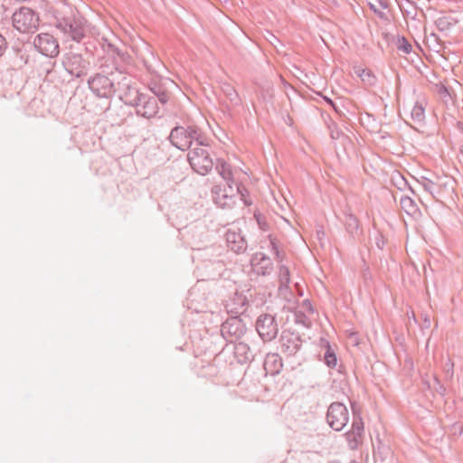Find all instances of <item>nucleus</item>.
Returning a JSON list of instances; mask_svg holds the SVG:
<instances>
[{
	"mask_svg": "<svg viewBox=\"0 0 463 463\" xmlns=\"http://www.w3.org/2000/svg\"><path fill=\"white\" fill-rule=\"evenodd\" d=\"M72 58L74 60H76L77 61H80V56L74 55Z\"/></svg>",
	"mask_w": 463,
	"mask_h": 463,
	"instance_id": "obj_20",
	"label": "nucleus"
},
{
	"mask_svg": "<svg viewBox=\"0 0 463 463\" xmlns=\"http://www.w3.org/2000/svg\"><path fill=\"white\" fill-rule=\"evenodd\" d=\"M251 265L256 273L265 275L271 269L272 263L264 253L257 252L251 260Z\"/></svg>",
	"mask_w": 463,
	"mask_h": 463,
	"instance_id": "obj_11",
	"label": "nucleus"
},
{
	"mask_svg": "<svg viewBox=\"0 0 463 463\" xmlns=\"http://www.w3.org/2000/svg\"><path fill=\"white\" fill-rule=\"evenodd\" d=\"M197 129L189 128H175L170 134V140L172 144L181 150H185L190 147L192 140L198 137Z\"/></svg>",
	"mask_w": 463,
	"mask_h": 463,
	"instance_id": "obj_4",
	"label": "nucleus"
},
{
	"mask_svg": "<svg viewBox=\"0 0 463 463\" xmlns=\"http://www.w3.org/2000/svg\"><path fill=\"white\" fill-rule=\"evenodd\" d=\"M355 73L365 84L373 85L375 82L374 75L368 69L358 67L355 69Z\"/></svg>",
	"mask_w": 463,
	"mask_h": 463,
	"instance_id": "obj_14",
	"label": "nucleus"
},
{
	"mask_svg": "<svg viewBox=\"0 0 463 463\" xmlns=\"http://www.w3.org/2000/svg\"><path fill=\"white\" fill-rule=\"evenodd\" d=\"M213 200L222 208H229L233 205L235 190L230 192L226 184H218L213 189Z\"/></svg>",
	"mask_w": 463,
	"mask_h": 463,
	"instance_id": "obj_6",
	"label": "nucleus"
},
{
	"mask_svg": "<svg viewBox=\"0 0 463 463\" xmlns=\"http://www.w3.org/2000/svg\"><path fill=\"white\" fill-rule=\"evenodd\" d=\"M424 109L421 106L416 105L412 109V115H415L419 119L423 117Z\"/></svg>",
	"mask_w": 463,
	"mask_h": 463,
	"instance_id": "obj_18",
	"label": "nucleus"
},
{
	"mask_svg": "<svg viewBox=\"0 0 463 463\" xmlns=\"http://www.w3.org/2000/svg\"><path fill=\"white\" fill-rule=\"evenodd\" d=\"M397 46L398 49L402 51L404 53H409L411 51V45L403 37L398 40Z\"/></svg>",
	"mask_w": 463,
	"mask_h": 463,
	"instance_id": "obj_16",
	"label": "nucleus"
},
{
	"mask_svg": "<svg viewBox=\"0 0 463 463\" xmlns=\"http://www.w3.org/2000/svg\"><path fill=\"white\" fill-rule=\"evenodd\" d=\"M325 362L329 367H335L337 364V358L335 354L332 351L330 346H327L325 353Z\"/></svg>",
	"mask_w": 463,
	"mask_h": 463,
	"instance_id": "obj_15",
	"label": "nucleus"
},
{
	"mask_svg": "<svg viewBox=\"0 0 463 463\" xmlns=\"http://www.w3.org/2000/svg\"><path fill=\"white\" fill-rule=\"evenodd\" d=\"M7 41L5 37L0 33V57L5 53L7 49Z\"/></svg>",
	"mask_w": 463,
	"mask_h": 463,
	"instance_id": "obj_17",
	"label": "nucleus"
},
{
	"mask_svg": "<svg viewBox=\"0 0 463 463\" xmlns=\"http://www.w3.org/2000/svg\"><path fill=\"white\" fill-rule=\"evenodd\" d=\"M227 246L236 253L243 252L247 248V242L238 232L229 230L226 233Z\"/></svg>",
	"mask_w": 463,
	"mask_h": 463,
	"instance_id": "obj_9",
	"label": "nucleus"
},
{
	"mask_svg": "<svg viewBox=\"0 0 463 463\" xmlns=\"http://www.w3.org/2000/svg\"><path fill=\"white\" fill-rule=\"evenodd\" d=\"M364 421L361 418H355L350 431L346 433V439L351 449H356L363 443Z\"/></svg>",
	"mask_w": 463,
	"mask_h": 463,
	"instance_id": "obj_7",
	"label": "nucleus"
},
{
	"mask_svg": "<svg viewBox=\"0 0 463 463\" xmlns=\"http://www.w3.org/2000/svg\"><path fill=\"white\" fill-rule=\"evenodd\" d=\"M14 28L24 33H33L39 26V15L31 8L21 7L12 17Z\"/></svg>",
	"mask_w": 463,
	"mask_h": 463,
	"instance_id": "obj_1",
	"label": "nucleus"
},
{
	"mask_svg": "<svg viewBox=\"0 0 463 463\" xmlns=\"http://www.w3.org/2000/svg\"><path fill=\"white\" fill-rule=\"evenodd\" d=\"M256 327L260 335L265 340L271 339L276 334L273 319L269 316L260 317L257 321Z\"/></svg>",
	"mask_w": 463,
	"mask_h": 463,
	"instance_id": "obj_8",
	"label": "nucleus"
},
{
	"mask_svg": "<svg viewBox=\"0 0 463 463\" xmlns=\"http://www.w3.org/2000/svg\"><path fill=\"white\" fill-rule=\"evenodd\" d=\"M62 30L70 34L74 41H80L85 34V21L83 19H73L66 24Z\"/></svg>",
	"mask_w": 463,
	"mask_h": 463,
	"instance_id": "obj_10",
	"label": "nucleus"
},
{
	"mask_svg": "<svg viewBox=\"0 0 463 463\" xmlns=\"http://www.w3.org/2000/svg\"><path fill=\"white\" fill-rule=\"evenodd\" d=\"M36 48L45 56L54 57L59 53V45L52 35L41 33L34 40Z\"/></svg>",
	"mask_w": 463,
	"mask_h": 463,
	"instance_id": "obj_5",
	"label": "nucleus"
},
{
	"mask_svg": "<svg viewBox=\"0 0 463 463\" xmlns=\"http://www.w3.org/2000/svg\"><path fill=\"white\" fill-rule=\"evenodd\" d=\"M266 371L274 374L279 371L282 366L280 358L277 354H269L264 364Z\"/></svg>",
	"mask_w": 463,
	"mask_h": 463,
	"instance_id": "obj_12",
	"label": "nucleus"
},
{
	"mask_svg": "<svg viewBox=\"0 0 463 463\" xmlns=\"http://www.w3.org/2000/svg\"><path fill=\"white\" fill-rule=\"evenodd\" d=\"M325 99H326V101L328 104H330L331 106H333V107H334V103H333V101H332L330 99H328V98H325Z\"/></svg>",
	"mask_w": 463,
	"mask_h": 463,
	"instance_id": "obj_19",
	"label": "nucleus"
},
{
	"mask_svg": "<svg viewBox=\"0 0 463 463\" xmlns=\"http://www.w3.org/2000/svg\"><path fill=\"white\" fill-rule=\"evenodd\" d=\"M326 420L332 429L337 431L343 430L349 421L347 408L341 402L332 403L328 408Z\"/></svg>",
	"mask_w": 463,
	"mask_h": 463,
	"instance_id": "obj_3",
	"label": "nucleus"
},
{
	"mask_svg": "<svg viewBox=\"0 0 463 463\" xmlns=\"http://www.w3.org/2000/svg\"><path fill=\"white\" fill-rule=\"evenodd\" d=\"M188 159L194 170L200 175H206L213 166V162L208 150L203 146L193 149L189 153Z\"/></svg>",
	"mask_w": 463,
	"mask_h": 463,
	"instance_id": "obj_2",
	"label": "nucleus"
},
{
	"mask_svg": "<svg viewBox=\"0 0 463 463\" xmlns=\"http://www.w3.org/2000/svg\"><path fill=\"white\" fill-rule=\"evenodd\" d=\"M217 169L223 179V182L222 184H226V185L230 189V192H232V173L230 166L225 163H222L221 165L217 167Z\"/></svg>",
	"mask_w": 463,
	"mask_h": 463,
	"instance_id": "obj_13",
	"label": "nucleus"
}]
</instances>
